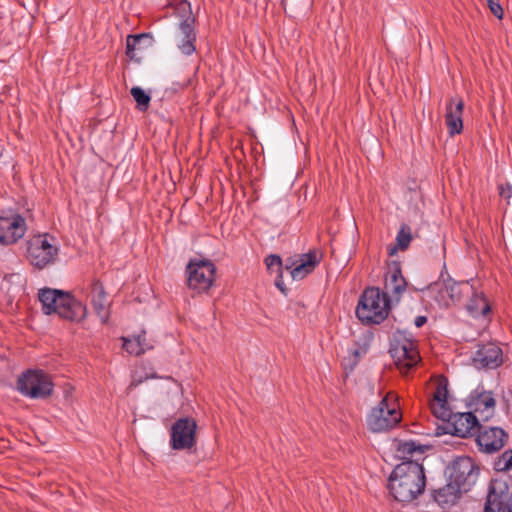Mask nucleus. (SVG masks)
Instances as JSON below:
<instances>
[{
  "mask_svg": "<svg viewBox=\"0 0 512 512\" xmlns=\"http://www.w3.org/2000/svg\"><path fill=\"white\" fill-rule=\"evenodd\" d=\"M426 477L422 464L401 462L389 478V489L399 502H411L423 493Z\"/></svg>",
  "mask_w": 512,
  "mask_h": 512,
  "instance_id": "nucleus-1",
  "label": "nucleus"
},
{
  "mask_svg": "<svg viewBox=\"0 0 512 512\" xmlns=\"http://www.w3.org/2000/svg\"><path fill=\"white\" fill-rule=\"evenodd\" d=\"M38 299L46 315L57 314L71 322H81L87 316L86 305L69 292L45 287L38 291Z\"/></svg>",
  "mask_w": 512,
  "mask_h": 512,
  "instance_id": "nucleus-2",
  "label": "nucleus"
},
{
  "mask_svg": "<svg viewBox=\"0 0 512 512\" xmlns=\"http://www.w3.org/2000/svg\"><path fill=\"white\" fill-rule=\"evenodd\" d=\"M392 303L377 287L366 288L356 307V316L363 324H380L389 314Z\"/></svg>",
  "mask_w": 512,
  "mask_h": 512,
  "instance_id": "nucleus-3",
  "label": "nucleus"
},
{
  "mask_svg": "<svg viewBox=\"0 0 512 512\" xmlns=\"http://www.w3.org/2000/svg\"><path fill=\"white\" fill-rule=\"evenodd\" d=\"M402 419L397 396L388 392L367 415V426L372 432H384L394 428Z\"/></svg>",
  "mask_w": 512,
  "mask_h": 512,
  "instance_id": "nucleus-4",
  "label": "nucleus"
},
{
  "mask_svg": "<svg viewBox=\"0 0 512 512\" xmlns=\"http://www.w3.org/2000/svg\"><path fill=\"white\" fill-rule=\"evenodd\" d=\"M390 354L402 374L408 373L421 359L417 342L405 331H397L394 334Z\"/></svg>",
  "mask_w": 512,
  "mask_h": 512,
  "instance_id": "nucleus-5",
  "label": "nucleus"
},
{
  "mask_svg": "<svg viewBox=\"0 0 512 512\" xmlns=\"http://www.w3.org/2000/svg\"><path fill=\"white\" fill-rule=\"evenodd\" d=\"M58 252L55 238L48 234L33 236L27 243V259L31 265L38 269L53 264Z\"/></svg>",
  "mask_w": 512,
  "mask_h": 512,
  "instance_id": "nucleus-6",
  "label": "nucleus"
},
{
  "mask_svg": "<svg viewBox=\"0 0 512 512\" xmlns=\"http://www.w3.org/2000/svg\"><path fill=\"white\" fill-rule=\"evenodd\" d=\"M53 386L51 377L42 370H28L22 373L17 380L18 391L33 399L50 396Z\"/></svg>",
  "mask_w": 512,
  "mask_h": 512,
  "instance_id": "nucleus-7",
  "label": "nucleus"
},
{
  "mask_svg": "<svg viewBox=\"0 0 512 512\" xmlns=\"http://www.w3.org/2000/svg\"><path fill=\"white\" fill-rule=\"evenodd\" d=\"M448 469L449 481L464 493L473 487L479 476V467L469 456L456 457Z\"/></svg>",
  "mask_w": 512,
  "mask_h": 512,
  "instance_id": "nucleus-8",
  "label": "nucleus"
},
{
  "mask_svg": "<svg viewBox=\"0 0 512 512\" xmlns=\"http://www.w3.org/2000/svg\"><path fill=\"white\" fill-rule=\"evenodd\" d=\"M186 272L188 287L197 293L208 292L216 278V266L210 260H191Z\"/></svg>",
  "mask_w": 512,
  "mask_h": 512,
  "instance_id": "nucleus-9",
  "label": "nucleus"
},
{
  "mask_svg": "<svg viewBox=\"0 0 512 512\" xmlns=\"http://www.w3.org/2000/svg\"><path fill=\"white\" fill-rule=\"evenodd\" d=\"M466 407L476 414L480 421L490 420L496 409V400L492 391L485 390L484 386L479 385L470 392L466 398Z\"/></svg>",
  "mask_w": 512,
  "mask_h": 512,
  "instance_id": "nucleus-10",
  "label": "nucleus"
},
{
  "mask_svg": "<svg viewBox=\"0 0 512 512\" xmlns=\"http://www.w3.org/2000/svg\"><path fill=\"white\" fill-rule=\"evenodd\" d=\"M197 423L193 418L178 419L170 429V447L173 450H188L196 445Z\"/></svg>",
  "mask_w": 512,
  "mask_h": 512,
  "instance_id": "nucleus-11",
  "label": "nucleus"
},
{
  "mask_svg": "<svg viewBox=\"0 0 512 512\" xmlns=\"http://www.w3.org/2000/svg\"><path fill=\"white\" fill-rule=\"evenodd\" d=\"M433 381L434 391L429 399L431 412L436 418L448 421L453 413L448 402V380L445 376L439 375Z\"/></svg>",
  "mask_w": 512,
  "mask_h": 512,
  "instance_id": "nucleus-12",
  "label": "nucleus"
},
{
  "mask_svg": "<svg viewBox=\"0 0 512 512\" xmlns=\"http://www.w3.org/2000/svg\"><path fill=\"white\" fill-rule=\"evenodd\" d=\"M27 230L25 219L18 213L0 215V245L8 246L20 240Z\"/></svg>",
  "mask_w": 512,
  "mask_h": 512,
  "instance_id": "nucleus-13",
  "label": "nucleus"
},
{
  "mask_svg": "<svg viewBox=\"0 0 512 512\" xmlns=\"http://www.w3.org/2000/svg\"><path fill=\"white\" fill-rule=\"evenodd\" d=\"M407 282L402 275L400 263L393 261L388 265L385 275L384 292L387 299L393 304L398 303L402 295L406 292Z\"/></svg>",
  "mask_w": 512,
  "mask_h": 512,
  "instance_id": "nucleus-14",
  "label": "nucleus"
},
{
  "mask_svg": "<svg viewBox=\"0 0 512 512\" xmlns=\"http://www.w3.org/2000/svg\"><path fill=\"white\" fill-rule=\"evenodd\" d=\"M451 434L468 438L474 436L480 430V420L476 414L470 410L467 412L452 413L451 418L448 419Z\"/></svg>",
  "mask_w": 512,
  "mask_h": 512,
  "instance_id": "nucleus-15",
  "label": "nucleus"
},
{
  "mask_svg": "<svg viewBox=\"0 0 512 512\" xmlns=\"http://www.w3.org/2000/svg\"><path fill=\"white\" fill-rule=\"evenodd\" d=\"M476 443L480 451L495 453L501 450L508 438L507 433L499 427L480 428L477 431Z\"/></svg>",
  "mask_w": 512,
  "mask_h": 512,
  "instance_id": "nucleus-16",
  "label": "nucleus"
},
{
  "mask_svg": "<svg viewBox=\"0 0 512 512\" xmlns=\"http://www.w3.org/2000/svg\"><path fill=\"white\" fill-rule=\"evenodd\" d=\"M322 258L323 254L318 249H311L309 252L301 254L299 261H293L290 265H286V269L290 270L293 280L299 281L311 274Z\"/></svg>",
  "mask_w": 512,
  "mask_h": 512,
  "instance_id": "nucleus-17",
  "label": "nucleus"
},
{
  "mask_svg": "<svg viewBox=\"0 0 512 512\" xmlns=\"http://www.w3.org/2000/svg\"><path fill=\"white\" fill-rule=\"evenodd\" d=\"M88 298L102 323H106L110 315V301L103 283L99 279H93L89 285Z\"/></svg>",
  "mask_w": 512,
  "mask_h": 512,
  "instance_id": "nucleus-18",
  "label": "nucleus"
},
{
  "mask_svg": "<svg viewBox=\"0 0 512 512\" xmlns=\"http://www.w3.org/2000/svg\"><path fill=\"white\" fill-rule=\"evenodd\" d=\"M464 101L461 97L450 98L445 107V124L449 136L459 135L463 131Z\"/></svg>",
  "mask_w": 512,
  "mask_h": 512,
  "instance_id": "nucleus-19",
  "label": "nucleus"
},
{
  "mask_svg": "<svg viewBox=\"0 0 512 512\" xmlns=\"http://www.w3.org/2000/svg\"><path fill=\"white\" fill-rule=\"evenodd\" d=\"M473 362L477 368H497L503 362L502 350L493 343L482 345L476 351Z\"/></svg>",
  "mask_w": 512,
  "mask_h": 512,
  "instance_id": "nucleus-20",
  "label": "nucleus"
},
{
  "mask_svg": "<svg viewBox=\"0 0 512 512\" xmlns=\"http://www.w3.org/2000/svg\"><path fill=\"white\" fill-rule=\"evenodd\" d=\"M468 314L475 318L489 319L491 315V306L483 292L471 290V296L466 304Z\"/></svg>",
  "mask_w": 512,
  "mask_h": 512,
  "instance_id": "nucleus-21",
  "label": "nucleus"
},
{
  "mask_svg": "<svg viewBox=\"0 0 512 512\" xmlns=\"http://www.w3.org/2000/svg\"><path fill=\"white\" fill-rule=\"evenodd\" d=\"M484 512H512V495L496 493L490 490L484 507Z\"/></svg>",
  "mask_w": 512,
  "mask_h": 512,
  "instance_id": "nucleus-22",
  "label": "nucleus"
},
{
  "mask_svg": "<svg viewBox=\"0 0 512 512\" xmlns=\"http://www.w3.org/2000/svg\"><path fill=\"white\" fill-rule=\"evenodd\" d=\"M425 448L416 444L414 441H405L399 443L397 447V455L402 462H416L422 464L425 456Z\"/></svg>",
  "mask_w": 512,
  "mask_h": 512,
  "instance_id": "nucleus-23",
  "label": "nucleus"
},
{
  "mask_svg": "<svg viewBox=\"0 0 512 512\" xmlns=\"http://www.w3.org/2000/svg\"><path fill=\"white\" fill-rule=\"evenodd\" d=\"M464 493L450 481L445 486L434 491V500L444 509L454 505Z\"/></svg>",
  "mask_w": 512,
  "mask_h": 512,
  "instance_id": "nucleus-24",
  "label": "nucleus"
},
{
  "mask_svg": "<svg viewBox=\"0 0 512 512\" xmlns=\"http://www.w3.org/2000/svg\"><path fill=\"white\" fill-rule=\"evenodd\" d=\"M411 240V228L406 224L402 225L396 236V244L387 246L388 255L393 256L398 250H406Z\"/></svg>",
  "mask_w": 512,
  "mask_h": 512,
  "instance_id": "nucleus-25",
  "label": "nucleus"
},
{
  "mask_svg": "<svg viewBox=\"0 0 512 512\" xmlns=\"http://www.w3.org/2000/svg\"><path fill=\"white\" fill-rule=\"evenodd\" d=\"M148 39L147 34L129 35L126 40V54L132 59L139 61L141 55L139 51L142 50V41Z\"/></svg>",
  "mask_w": 512,
  "mask_h": 512,
  "instance_id": "nucleus-26",
  "label": "nucleus"
},
{
  "mask_svg": "<svg viewBox=\"0 0 512 512\" xmlns=\"http://www.w3.org/2000/svg\"><path fill=\"white\" fill-rule=\"evenodd\" d=\"M471 290H473V288L472 286H469L468 283H457L454 281L446 282L445 291L449 292V297L452 301V304L459 302L462 298V295H468Z\"/></svg>",
  "mask_w": 512,
  "mask_h": 512,
  "instance_id": "nucleus-27",
  "label": "nucleus"
},
{
  "mask_svg": "<svg viewBox=\"0 0 512 512\" xmlns=\"http://www.w3.org/2000/svg\"><path fill=\"white\" fill-rule=\"evenodd\" d=\"M445 288L446 282L434 284L429 288V290L431 293L436 294L435 299L440 305L448 307L452 304V301L449 297V292H446Z\"/></svg>",
  "mask_w": 512,
  "mask_h": 512,
  "instance_id": "nucleus-28",
  "label": "nucleus"
},
{
  "mask_svg": "<svg viewBox=\"0 0 512 512\" xmlns=\"http://www.w3.org/2000/svg\"><path fill=\"white\" fill-rule=\"evenodd\" d=\"M130 93L137 103V108L140 111H146L150 104V96L138 86L132 87Z\"/></svg>",
  "mask_w": 512,
  "mask_h": 512,
  "instance_id": "nucleus-29",
  "label": "nucleus"
},
{
  "mask_svg": "<svg viewBox=\"0 0 512 512\" xmlns=\"http://www.w3.org/2000/svg\"><path fill=\"white\" fill-rule=\"evenodd\" d=\"M141 336L133 339L123 338V348L130 354L140 355L145 352L146 347L140 342Z\"/></svg>",
  "mask_w": 512,
  "mask_h": 512,
  "instance_id": "nucleus-30",
  "label": "nucleus"
},
{
  "mask_svg": "<svg viewBox=\"0 0 512 512\" xmlns=\"http://www.w3.org/2000/svg\"><path fill=\"white\" fill-rule=\"evenodd\" d=\"M181 37H186L192 40H196L195 32V19L193 17H187L179 25Z\"/></svg>",
  "mask_w": 512,
  "mask_h": 512,
  "instance_id": "nucleus-31",
  "label": "nucleus"
},
{
  "mask_svg": "<svg viewBox=\"0 0 512 512\" xmlns=\"http://www.w3.org/2000/svg\"><path fill=\"white\" fill-rule=\"evenodd\" d=\"M265 264L267 269L272 271H276L277 273L282 272V259L280 256L271 254L265 258Z\"/></svg>",
  "mask_w": 512,
  "mask_h": 512,
  "instance_id": "nucleus-32",
  "label": "nucleus"
},
{
  "mask_svg": "<svg viewBox=\"0 0 512 512\" xmlns=\"http://www.w3.org/2000/svg\"><path fill=\"white\" fill-rule=\"evenodd\" d=\"M195 42H196V40H192V39H189L186 37H181V39L178 43V48L184 55L189 56V55L193 54L196 50Z\"/></svg>",
  "mask_w": 512,
  "mask_h": 512,
  "instance_id": "nucleus-33",
  "label": "nucleus"
},
{
  "mask_svg": "<svg viewBox=\"0 0 512 512\" xmlns=\"http://www.w3.org/2000/svg\"><path fill=\"white\" fill-rule=\"evenodd\" d=\"M491 13L499 20L503 19L504 11L499 0H486Z\"/></svg>",
  "mask_w": 512,
  "mask_h": 512,
  "instance_id": "nucleus-34",
  "label": "nucleus"
},
{
  "mask_svg": "<svg viewBox=\"0 0 512 512\" xmlns=\"http://www.w3.org/2000/svg\"><path fill=\"white\" fill-rule=\"evenodd\" d=\"M503 463V467L501 469L503 470H510L512 469V450L505 451L500 460L499 464Z\"/></svg>",
  "mask_w": 512,
  "mask_h": 512,
  "instance_id": "nucleus-35",
  "label": "nucleus"
},
{
  "mask_svg": "<svg viewBox=\"0 0 512 512\" xmlns=\"http://www.w3.org/2000/svg\"><path fill=\"white\" fill-rule=\"evenodd\" d=\"M500 194L508 200L512 198V184H507L505 187H502Z\"/></svg>",
  "mask_w": 512,
  "mask_h": 512,
  "instance_id": "nucleus-36",
  "label": "nucleus"
},
{
  "mask_svg": "<svg viewBox=\"0 0 512 512\" xmlns=\"http://www.w3.org/2000/svg\"><path fill=\"white\" fill-rule=\"evenodd\" d=\"M275 285L283 292L285 293L286 291V288L284 287L283 285V280H282V272L278 273V277L275 281Z\"/></svg>",
  "mask_w": 512,
  "mask_h": 512,
  "instance_id": "nucleus-37",
  "label": "nucleus"
},
{
  "mask_svg": "<svg viewBox=\"0 0 512 512\" xmlns=\"http://www.w3.org/2000/svg\"><path fill=\"white\" fill-rule=\"evenodd\" d=\"M427 322L426 316H418L415 318L414 324L416 327L420 328Z\"/></svg>",
  "mask_w": 512,
  "mask_h": 512,
  "instance_id": "nucleus-38",
  "label": "nucleus"
},
{
  "mask_svg": "<svg viewBox=\"0 0 512 512\" xmlns=\"http://www.w3.org/2000/svg\"><path fill=\"white\" fill-rule=\"evenodd\" d=\"M138 336H141L140 342L146 347V349H148L149 346L147 344H145V333L139 334Z\"/></svg>",
  "mask_w": 512,
  "mask_h": 512,
  "instance_id": "nucleus-39",
  "label": "nucleus"
}]
</instances>
